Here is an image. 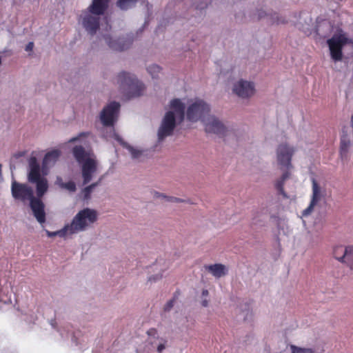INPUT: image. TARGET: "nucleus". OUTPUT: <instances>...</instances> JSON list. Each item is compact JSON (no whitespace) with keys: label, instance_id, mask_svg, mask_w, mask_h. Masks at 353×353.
Here are the masks:
<instances>
[{"label":"nucleus","instance_id":"obj_1","mask_svg":"<svg viewBox=\"0 0 353 353\" xmlns=\"http://www.w3.org/2000/svg\"><path fill=\"white\" fill-rule=\"evenodd\" d=\"M185 102L181 99H172L159 128L157 137L159 141L172 135L176 125L187 119L192 123L201 121L202 123L211 112L210 105L203 99H194L188 101L186 112Z\"/></svg>","mask_w":353,"mask_h":353},{"label":"nucleus","instance_id":"obj_2","mask_svg":"<svg viewBox=\"0 0 353 353\" xmlns=\"http://www.w3.org/2000/svg\"><path fill=\"white\" fill-rule=\"evenodd\" d=\"M108 6V0H92V3L81 11L78 21L86 32L94 36L100 28L101 17Z\"/></svg>","mask_w":353,"mask_h":353},{"label":"nucleus","instance_id":"obj_3","mask_svg":"<svg viewBox=\"0 0 353 353\" xmlns=\"http://www.w3.org/2000/svg\"><path fill=\"white\" fill-rule=\"evenodd\" d=\"M72 154L81 165L83 184L89 183L97 170V161L95 155L85 150L82 146L77 145L72 149Z\"/></svg>","mask_w":353,"mask_h":353},{"label":"nucleus","instance_id":"obj_4","mask_svg":"<svg viewBox=\"0 0 353 353\" xmlns=\"http://www.w3.org/2000/svg\"><path fill=\"white\" fill-rule=\"evenodd\" d=\"M98 218L99 213L94 209L85 208L79 211L68 223L72 234L88 230L98 221Z\"/></svg>","mask_w":353,"mask_h":353},{"label":"nucleus","instance_id":"obj_5","mask_svg":"<svg viewBox=\"0 0 353 353\" xmlns=\"http://www.w3.org/2000/svg\"><path fill=\"white\" fill-rule=\"evenodd\" d=\"M116 80L117 83L123 90H128L132 97H140L145 93V85L132 74L121 72L117 75Z\"/></svg>","mask_w":353,"mask_h":353},{"label":"nucleus","instance_id":"obj_6","mask_svg":"<svg viewBox=\"0 0 353 353\" xmlns=\"http://www.w3.org/2000/svg\"><path fill=\"white\" fill-rule=\"evenodd\" d=\"M332 59L335 61H341L342 59V48L348 43H352V40L341 30L335 33L332 37L327 41Z\"/></svg>","mask_w":353,"mask_h":353},{"label":"nucleus","instance_id":"obj_7","mask_svg":"<svg viewBox=\"0 0 353 353\" xmlns=\"http://www.w3.org/2000/svg\"><path fill=\"white\" fill-rule=\"evenodd\" d=\"M295 152L296 148L288 143H282L277 146L276 161L280 169L288 170L292 168L291 161Z\"/></svg>","mask_w":353,"mask_h":353},{"label":"nucleus","instance_id":"obj_8","mask_svg":"<svg viewBox=\"0 0 353 353\" xmlns=\"http://www.w3.org/2000/svg\"><path fill=\"white\" fill-rule=\"evenodd\" d=\"M232 92L242 99H249L254 96L256 85L253 81L241 79L232 83Z\"/></svg>","mask_w":353,"mask_h":353},{"label":"nucleus","instance_id":"obj_9","mask_svg":"<svg viewBox=\"0 0 353 353\" xmlns=\"http://www.w3.org/2000/svg\"><path fill=\"white\" fill-rule=\"evenodd\" d=\"M11 193L12 197L23 203L30 202L35 196L32 188L26 183H21L13 180L11 184Z\"/></svg>","mask_w":353,"mask_h":353},{"label":"nucleus","instance_id":"obj_10","mask_svg":"<svg viewBox=\"0 0 353 353\" xmlns=\"http://www.w3.org/2000/svg\"><path fill=\"white\" fill-rule=\"evenodd\" d=\"M120 104L117 102H111L105 106L100 113V120L105 126H112L117 121Z\"/></svg>","mask_w":353,"mask_h":353},{"label":"nucleus","instance_id":"obj_11","mask_svg":"<svg viewBox=\"0 0 353 353\" xmlns=\"http://www.w3.org/2000/svg\"><path fill=\"white\" fill-rule=\"evenodd\" d=\"M203 124L207 133L223 135L227 131L225 125L218 117L211 114L203 120Z\"/></svg>","mask_w":353,"mask_h":353},{"label":"nucleus","instance_id":"obj_12","mask_svg":"<svg viewBox=\"0 0 353 353\" xmlns=\"http://www.w3.org/2000/svg\"><path fill=\"white\" fill-rule=\"evenodd\" d=\"M334 258L352 268L353 265V246L339 245L334 248Z\"/></svg>","mask_w":353,"mask_h":353},{"label":"nucleus","instance_id":"obj_13","mask_svg":"<svg viewBox=\"0 0 353 353\" xmlns=\"http://www.w3.org/2000/svg\"><path fill=\"white\" fill-rule=\"evenodd\" d=\"M103 39L110 49L114 51H123L130 46L132 41L124 38H116L111 35L103 36Z\"/></svg>","mask_w":353,"mask_h":353},{"label":"nucleus","instance_id":"obj_14","mask_svg":"<svg viewBox=\"0 0 353 353\" xmlns=\"http://www.w3.org/2000/svg\"><path fill=\"white\" fill-rule=\"evenodd\" d=\"M32 214L37 221L42 224L46 222L45 205L39 198L34 197L29 202Z\"/></svg>","mask_w":353,"mask_h":353},{"label":"nucleus","instance_id":"obj_15","mask_svg":"<svg viewBox=\"0 0 353 353\" xmlns=\"http://www.w3.org/2000/svg\"><path fill=\"white\" fill-rule=\"evenodd\" d=\"M326 196V190L322 184L318 182L316 179H312V196L311 200L313 202L319 203L321 200L324 199Z\"/></svg>","mask_w":353,"mask_h":353},{"label":"nucleus","instance_id":"obj_16","mask_svg":"<svg viewBox=\"0 0 353 353\" xmlns=\"http://www.w3.org/2000/svg\"><path fill=\"white\" fill-rule=\"evenodd\" d=\"M204 269L216 279L221 278L225 276L228 272V268L221 263L205 265Z\"/></svg>","mask_w":353,"mask_h":353},{"label":"nucleus","instance_id":"obj_17","mask_svg":"<svg viewBox=\"0 0 353 353\" xmlns=\"http://www.w3.org/2000/svg\"><path fill=\"white\" fill-rule=\"evenodd\" d=\"M43 178L41 175L39 163L35 157H31L29 159L28 181L30 182Z\"/></svg>","mask_w":353,"mask_h":353},{"label":"nucleus","instance_id":"obj_18","mask_svg":"<svg viewBox=\"0 0 353 353\" xmlns=\"http://www.w3.org/2000/svg\"><path fill=\"white\" fill-rule=\"evenodd\" d=\"M260 207L265 210V212L272 218L276 217L279 209L278 202L274 199L267 200Z\"/></svg>","mask_w":353,"mask_h":353},{"label":"nucleus","instance_id":"obj_19","mask_svg":"<svg viewBox=\"0 0 353 353\" xmlns=\"http://www.w3.org/2000/svg\"><path fill=\"white\" fill-rule=\"evenodd\" d=\"M270 216L261 207L254 210L252 215V224L254 225H263L267 218Z\"/></svg>","mask_w":353,"mask_h":353},{"label":"nucleus","instance_id":"obj_20","mask_svg":"<svg viewBox=\"0 0 353 353\" xmlns=\"http://www.w3.org/2000/svg\"><path fill=\"white\" fill-rule=\"evenodd\" d=\"M112 137L121 144V145H123L125 148H126L132 158V159H139L141 157V156L142 155V150H139L137 148H135L130 145H128V143H125L123 139H121V137L117 134V133H115L114 132L112 133Z\"/></svg>","mask_w":353,"mask_h":353},{"label":"nucleus","instance_id":"obj_21","mask_svg":"<svg viewBox=\"0 0 353 353\" xmlns=\"http://www.w3.org/2000/svg\"><path fill=\"white\" fill-rule=\"evenodd\" d=\"M60 156L59 150H52L47 153L43 161V168L48 169L52 166L58 160Z\"/></svg>","mask_w":353,"mask_h":353},{"label":"nucleus","instance_id":"obj_22","mask_svg":"<svg viewBox=\"0 0 353 353\" xmlns=\"http://www.w3.org/2000/svg\"><path fill=\"white\" fill-rule=\"evenodd\" d=\"M150 343L153 347L157 349L158 353H162L168 345L165 338L159 336L150 338Z\"/></svg>","mask_w":353,"mask_h":353},{"label":"nucleus","instance_id":"obj_23","mask_svg":"<svg viewBox=\"0 0 353 353\" xmlns=\"http://www.w3.org/2000/svg\"><path fill=\"white\" fill-rule=\"evenodd\" d=\"M31 183L36 184L37 198L40 199L42 197L48 189V181L43 177L39 179V180L31 181Z\"/></svg>","mask_w":353,"mask_h":353},{"label":"nucleus","instance_id":"obj_24","mask_svg":"<svg viewBox=\"0 0 353 353\" xmlns=\"http://www.w3.org/2000/svg\"><path fill=\"white\" fill-rule=\"evenodd\" d=\"M350 146L351 140L347 134H343L341 137L340 141V154L342 158H347Z\"/></svg>","mask_w":353,"mask_h":353},{"label":"nucleus","instance_id":"obj_25","mask_svg":"<svg viewBox=\"0 0 353 353\" xmlns=\"http://www.w3.org/2000/svg\"><path fill=\"white\" fill-rule=\"evenodd\" d=\"M46 233L48 237H54L56 236H59V237L65 239L72 236L68 223L65 224L64 227L59 230L55 232H50L46 230Z\"/></svg>","mask_w":353,"mask_h":353},{"label":"nucleus","instance_id":"obj_26","mask_svg":"<svg viewBox=\"0 0 353 353\" xmlns=\"http://www.w3.org/2000/svg\"><path fill=\"white\" fill-rule=\"evenodd\" d=\"M56 183L61 188L65 189L69 192H74L76 190V185L73 181L64 183L61 177H58Z\"/></svg>","mask_w":353,"mask_h":353},{"label":"nucleus","instance_id":"obj_27","mask_svg":"<svg viewBox=\"0 0 353 353\" xmlns=\"http://www.w3.org/2000/svg\"><path fill=\"white\" fill-rule=\"evenodd\" d=\"M289 177V173L285 172L283 174L281 177L278 179L275 183L276 189L280 192V194H283L284 196H286L284 190H283V184L285 180Z\"/></svg>","mask_w":353,"mask_h":353},{"label":"nucleus","instance_id":"obj_28","mask_svg":"<svg viewBox=\"0 0 353 353\" xmlns=\"http://www.w3.org/2000/svg\"><path fill=\"white\" fill-rule=\"evenodd\" d=\"M161 70V68L157 64H151L147 67V71L152 79H159Z\"/></svg>","mask_w":353,"mask_h":353},{"label":"nucleus","instance_id":"obj_29","mask_svg":"<svg viewBox=\"0 0 353 353\" xmlns=\"http://www.w3.org/2000/svg\"><path fill=\"white\" fill-rule=\"evenodd\" d=\"M291 353H315L314 349L310 347H301L294 345H290Z\"/></svg>","mask_w":353,"mask_h":353},{"label":"nucleus","instance_id":"obj_30","mask_svg":"<svg viewBox=\"0 0 353 353\" xmlns=\"http://www.w3.org/2000/svg\"><path fill=\"white\" fill-rule=\"evenodd\" d=\"M138 0H118L117 5L122 10H126L133 6Z\"/></svg>","mask_w":353,"mask_h":353},{"label":"nucleus","instance_id":"obj_31","mask_svg":"<svg viewBox=\"0 0 353 353\" xmlns=\"http://www.w3.org/2000/svg\"><path fill=\"white\" fill-rule=\"evenodd\" d=\"M9 290L8 287L0 289V301L5 303L10 302V296H8Z\"/></svg>","mask_w":353,"mask_h":353},{"label":"nucleus","instance_id":"obj_32","mask_svg":"<svg viewBox=\"0 0 353 353\" xmlns=\"http://www.w3.org/2000/svg\"><path fill=\"white\" fill-rule=\"evenodd\" d=\"M318 203L313 202L312 200H310V203L307 208H306L302 212V216L306 217L310 216L314 210V208L318 205Z\"/></svg>","mask_w":353,"mask_h":353},{"label":"nucleus","instance_id":"obj_33","mask_svg":"<svg viewBox=\"0 0 353 353\" xmlns=\"http://www.w3.org/2000/svg\"><path fill=\"white\" fill-rule=\"evenodd\" d=\"M162 278L161 274H157L154 275L150 276L148 279L147 283L152 284L153 283H155Z\"/></svg>","mask_w":353,"mask_h":353},{"label":"nucleus","instance_id":"obj_34","mask_svg":"<svg viewBox=\"0 0 353 353\" xmlns=\"http://www.w3.org/2000/svg\"><path fill=\"white\" fill-rule=\"evenodd\" d=\"M97 183L92 184L86 188H85L83 192L85 194V196L88 198L89 196V194L91 193L92 190L97 186Z\"/></svg>","mask_w":353,"mask_h":353},{"label":"nucleus","instance_id":"obj_35","mask_svg":"<svg viewBox=\"0 0 353 353\" xmlns=\"http://www.w3.org/2000/svg\"><path fill=\"white\" fill-rule=\"evenodd\" d=\"M89 135L88 132H82L80 133L77 137H73L69 140L70 143H73L77 141H79L82 137H85Z\"/></svg>","mask_w":353,"mask_h":353},{"label":"nucleus","instance_id":"obj_36","mask_svg":"<svg viewBox=\"0 0 353 353\" xmlns=\"http://www.w3.org/2000/svg\"><path fill=\"white\" fill-rule=\"evenodd\" d=\"M168 201L172 202V203H183V202H185V200L181 199L180 198L175 197V196H169L168 198Z\"/></svg>","mask_w":353,"mask_h":353},{"label":"nucleus","instance_id":"obj_37","mask_svg":"<svg viewBox=\"0 0 353 353\" xmlns=\"http://www.w3.org/2000/svg\"><path fill=\"white\" fill-rule=\"evenodd\" d=\"M34 48L33 42H29L26 46V51H32Z\"/></svg>","mask_w":353,"mask_h":353},{"label":"nucleus","instance_id":"obj_38","mask_svg":"<svg viewBox=\"0 0 353 353\" xmlns=\"http://www.w3.org/2000/svg\"><path fill=\"white\" fill-rule=\"evenodd\" d=\"M201 305L203 307H208L209 305V301L207 298H201Z\"/></svg>","mask_w":353,"mask_h":353},{"label":"nucleus","instance_id":"obj_39","mask_svg":"<svg viewBox=\"0 0 353 353\" xmlns=\"http://www.w3.org/2000/svg\"><path fill=\"white\" fill-rule=\"evenodd\" d=\"M173 306V301H170L165 306V310H170Z\"/></svg>","mask_w":353,"mask_h":353},{"label":"nucleus","instance_id":"obj_40","mask_svg":"<svg viewBox=\"0 0 353 353\" xmlns=\"http://www.w3.org/2000/svg\"><path fill=\"white\" fill-rule=\"evenodd\" d=\"M156 194H157V197H158L159 199H164L168 201V198L169 196H166L165 194L158 193V192H157Z\"/></svg>","mask_w":353,"mask_h":353},{"label":"nucleus","instance_id":"obj_41","mask_svg":"<svg viewBox=\"0 0 353 353\" xmlns=\"http://www.w3.org/2000/svg\"><path fill=\"white\" fill-rule=\"evenodd\" d=\"M209 295V292L208 290H203L201 293V298H207Z\"/></svg>","mask_w":353,"mask_h":353},{"label":"nucleus","instance_id":"obj_42","mask_svg":"<svg viewBox=\"0 0 353 353\" xmlns=\"http://www.w3.org/2000/svg\"><path fill=\"white\" fill-rule=\"evenodd\" d=\"M1 168H2V165H1V164H0V178H1V176H2Z\"/></svg>","mask_w":353,"mask_h":353}]
</instances>
